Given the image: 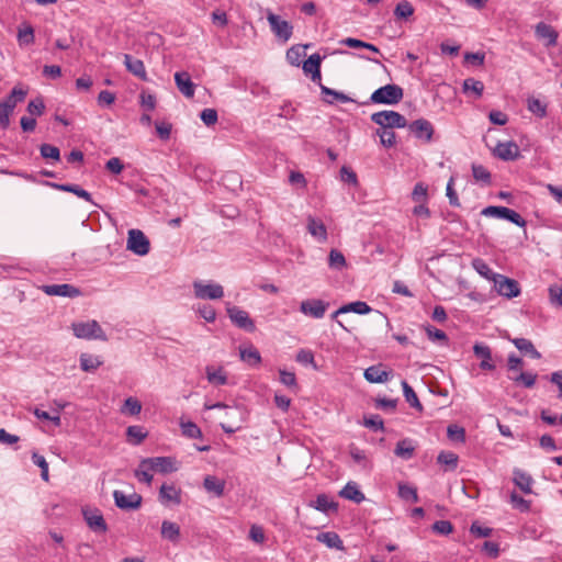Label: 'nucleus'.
I'll return each mask as SVG.
<instances>
[{
	"mask_svg": "<svg viewBox=\"0 0 562 562\" xmlns=\"http://www.w3.org/2000/svg\"><path fill=\"white\" fill-rule=\"evenodd\" d=\"M472 175L476 181H481L484 183H490L491 181L490 171L482 165H472Z\"/></svg>",
	"mask_w": 562,
	"mask_h": 562,
	"instance_id": "57",
	"label": "nucleus"
},
{
	"mask_svg": "<svg viewBox=\"0 0 562 562\" xmlns=\"http://www.w3.org/2000/svg\"><path fill=\"white\" fill-rule=\"evenodd\" d=\"M142 411V404L140 402L135 398V397H127L125 401H124V404L122 406V409L121 412L123 414H128L131 416H135V415H138Z\"/></svg>",
	"mask_w": 562,
	"mask_h": 562,
	"instance_id": "48",
	"label": "nucleus"
},
{
	"mask_svg": "<svg viewBox=\"0 0 562 562\" xmlns=\"http://www.w3.org/2000/svg\"><path fill=\"white\" fill-rule=\"evenodd\" d=\"M403 393L406 402L418 411H423V405L420 404L415 391L412 386L406 382L402 381Z\"/></svg>",
	"mask_w": 562,
	"mask_h": 562,
	"instance_id": "43",
	"label": "nucleus"
},
{
	"mask_svg": "<svg viewBox=\"0 0 562 562\" xmlns=\"http://www.w3.org/2000/svg\"><path fill=\"white\" fill-rule=\"evenodd\" d=\"M71 329L75 337L86 340H102L106 341L108 336L100 326V324L92 319L88 322H77L71 324Z\"/></svg>",
	"mask_w": 562,
	"mask_h": 562,
	"instance_id": "1",
	"label": "nucleus"
},
{
	"mask_svg": "<svg viewBox=\"0 0 562 562\" xmlns=\"http://www.w3.org/2000/svg\"><path fill=\"white\" fill-rule=\"evenodd\" d=\"M42 291L49 296L77 297L81 294L78 288L69 283L45 284Z\"/></svg>",
	"mask_w": 562,
	"mask_h": 562,
	"instance_id": "13",
	"label": "nucleus"
},
{
	"mask_svg": "<svg viewBox=\"0 0 562 562\" xmlns=\"http://www.w3.org/2000/svg\"><path fill=\"white\" fill-rule=\"evenodd\" d=\"M408 130L414 134L416 138L422 139L426 143H429L434 135L432 124L425 119H418L416 121H413L408 125Z\"/></svg>",
	"mask_w": 562,
	"mask_h": 562,
	"instance_id": "15",
	"label": "nucleus"
},
{
	"mask_svg": "<svg viewBox=\"0 0 562 562\" xmlns=\"http://www.w3.org/2000/svg\"><path fill=\"white\" fill-rule=\"evenodd\" d=\"M515 383L522 384L527 389L535 386L537 381V374L532 372H521L515 378H510Z\"/></svg>",
	"mask_w": 562,
	"mask_h": 562,
	"instance_id": "54",
	"label": "nucleus"
},
{
	"mask_svg": "<svg viewBox=\"0 0 562 562\" xmlns=\"http://www.w3.org/2000/svg\"><path fill=\"white\" fill-rule=\"evenodd\" d=\"M371 121L376 125H380L383 130L403 128L407 125V120L405 116L392 110H384L373 113L371 115Z\"/></svg>",
	"mask_w": 562,
	"mask_h": 562,
	"instance_id": "3",
	"label": "nucleus"
},
{
	"mask_svg": "<svg viewBox=\"0 0 562 562\" xmlns=\"http://www.w3.org/2000/svg\"><path fill=\"white\" fill-rule=\"evenodd\" d=\"M549 300L552 305L562 307V286L551 284L548 289Z\"/></svg>",
	"mask_w": 562,
	"mask_h": 562,
	"instance_id": "60",
	"label": "nucleus"
},
{
	"mask_svg": "<svg viewBox=\"0 0 562 562\" xmlns=\"http://www.w3.org/2000/svg\"><path fill=\"white\" fill-rule=\"evenodd\" d=\"M403 95L404 91L402 87L390 83L373 91L370 101L374 104L394 105L403 99Z\"/></svg>",
	"mask_w": 562,
	"mask_h": 562,
	"instance_id": "2",
	"label": "nucleus"
},
{
	"mask_svg": "<svg viewBox=\"0 0 562 562\" xmlns=\"http://www.w3.org/2000/svg\"><path fill=\"white\" fill-rule=\"evenodd\" d=\"M424 328H425V331L430 340H432V341L438 340V341H445V342L448 340V336L441 329H438L431 325H427Z\"/></svg>",
	"mask_w": 562,
	"mask_h": 562,
	"instance_id": "63",
	"label": "nucleus"
},
{
	"mask_svg": "<svg viewBox=\"0 0 562 562\" xmlns=\"http://www.w3.org/2000/svg\"><path fill=\"white\" fill-rule=\"evenodd\" d=\"M124 65L127 68V70L130 72H132L134 76H136L143 80H146L145 66L140 59L134 58L131 55L125 54L124 55Z\"/></svg>",
	"mask_w": 562,
	"mask_h": 562,
	"instance_id": "31",
	"label": "nucleus"
},
{
	"mask_svg": "<svg viewBox=\"0 0 562 562\" xmlns=\"http://www.w3.org/2000/svg\"><path fill=\"white\" fill-rule=\"evenodd\" d=\"M126 437L128 442L137 446L147 437V432L142 426H128L126 429Z\"/></svg>",
	"mask_w": 562,
	"mask_h": 562,
	"instance_id": "40",
	"label": "nucleus"
},
{
	"mask_svg": "<svg viewBox=\"0 0 562 562\" xmlns=\"http://www.w3.org/2000/svg\"><path fill=\"white\" fill-rule=\"evenodd\" d=\"M427 192L428 188L422 182H418L415 184L413 192H412V199L413 201L417 203H426L427 202Z\"/></svg>",
	"mask_w": 562,
	"mask_h": 562,
	"instance_id": "58",
	"label": "nucleus"
},
{
	"mask_svg": "<svg viewBox=\"0 0 562 562\" xmlns=\"http://www.w3.org/2000/svg\"><path fill=\"white\" fill-rule=\"evenodd\" d=\"M205 373L207 381L215 386L225 385L228 382L227 372L223 367L207 366Z\"/></svg>",
	"mask_w": 562,
	"mask_h": 562,
	"instance_id": "24",
	"label": "nucleus"
},
{
	"mask_svg": "<svg viewBox=\"0 0 562 562\" xmlns=\"http://www.w3.org/2000/svg\"><path fill=\"white\" fill-rule=\"evenodd\" d=\"M307 45H294L290 47L286 52V59L293 66H299L301 58L305 55V48Z\"/></svg>",
	"mask_w": 562,
	"mask_h": 562,
	"instance_id": "44",
	"label": "nucleus"
},
{
	"mask_svg": "<svg viewBox=\"0 0 562 562\" xmlns=\"http://www.w3.org/2000/svg\"><path fill=\"white\" fill-rule=\"evenodd\" d=\"M203 486L207 492L222 496L224 494L225 482L215 476L207 475L204 477Z\"/></svg>",
	"mask_w": 562,
	"mask_h": 562,
	"instance_id": "34",
	"label": "nucleus"
},
{
	"mask_svg": "<svg viewBox=\"0 0 562 562\" xmlns=\"http://www.w3.org/2000/svg\"><path fill=\"white\" fill-rule=\"evenodd\" d=\"M494 288L499 295L507 299L516 297L520 293L518 282L503 274L494 276Z\"/></svg>",
	"mask_w": 562,
	"mask_h": 562,
	"instance_id": "9",
	"label": "nucleus"
},
{
	"mask_svg": "<svg viewBox=\"0 0 562 562\" xmlns=\"http://www.w3.org/2000/svg\"><path fill=\"white\" fill-rule=\"evenodd\" d=\"M159 501L164 505H179L181 503V490L173 484H162L159 490Z\"/></svg>",
	"mask_w": 562,
	"mask_h": 562,
	"instance_id": "18",
	"label": "nucleus"
},
{
	"mask_svg": "<svg viewBox=\"0 0 562 562\" xmlns=\"http://www.w3.org/2000/svg\"><path fill=\"white\" fill-rule=\"evenodd\" d=\"M307 232L319 243L327 240V229L325 224L315 217L310 216L307 218Z\"/></svg>",
	"mask_w": 562,
	"mask_h": 562,
	"instance_id": "22",
	"label": "nucleus"
},
{
	"mask_svg": "<svg viewBox=\"0 0 562 562\" xmlns=\"http://www.w3.org/2000/svg\"><path fill=\"white\" fill-rule=\"evenodd\" d=\"M493 153L495 157L504 161H513L520 157L519 147L514 142L498 143Z\"/></svg>",
	"mask_w": 562,
	"mask_h": 562,
	"instance_id": "16",
	"label": "nucleus"
},
{
	"mask_svg": "<svg viewBox=\"0 0 562 562\" xmlns=\"http://www.w3.org/2000/svg\"><path fill=\"white\" fill-rule=\"evenodd\" d=\"M462 90L464 93H473L476 99L481 98L484 91V85L482 81L474 78H467L463 81Z\"/></svg>",
	"mask_w": 562,
	"mask_h": 562,
	"instance_id": "38",
	"label": "nucleus"
},
{
	"mask_svg": "<svg viewBox=\"0 0 562 562\" xmlns=\"http://www.w3.org/2000/svg\"><path fill=\"white\" fill-rule=\"evenodd\" d=\"M194 296L200 300H220L224 296V288L214 282L205 283L201 280L193 282Z\"/></svg>",
	"mask_w": 562,
	"mask_h": 562,
	"instance_id": "8",
	"label": "nucleus"
},
{
	"mask_svg": "<svg viewBox=\"0 0 562 562\" xmlns=\"http://www.w3.org/2000/svg\"><path fill=\"white\" fill-rule=\"evenodd\" d=\"M340 312L364 315L371 312V307L363 301H356L340 306Z\"/></svg>",
	"mask_w": 562,
	"mask_h": 562,
	"instance_id": "42",
	"label": "nucleus"
},
{
	"mask_svg": "<svg viewBox=\"0 0 562 562\" xmlns=\"http://www.w3.org/2000/svg\"><path fill=\"white\" fill-rule=\"evenodd\" d=\"M161 536L171 542H177L180 538V527L176 522L164 520L161 524Z\"/></svg>",
	"mask_w": 562,
	"mask_h": 562,
	"instance_id": "35",
	"label": "nucleus"
},
{
	"mask_svg": "<svg viewBox=\"0 0 562 562\" xmlns=\"http://www.w3.org/2000/svg\"><path fill=\"white\" fill-rule=\"evenodd\" d=\"M310 506L324 514L336 512L338 508V504L330 499L326 494L317 495L316 499L310 503Z\"/></svg>",
	"mask_w": 562,
	"mask_h": 562,
	"instance_id": "29",
	"label": "nucleus"
},
{
	"mask_svg": "<svg viewBox=\"0 0 562 562\" xmlns=\"http://www.w3.org/2000/svg\"><path fill=\"white\" fill-rule=\"evenodd\" d=\"M316 539L330 549H342V541L336 532H321L317 535Z\"/></svg>",
	"mask_w": 562,
	"mask_h": 562,
	"instance_id": "36",
	"label": "nucleus"
},
{
	"mask_svg": "<svg viewBox=\"0 0 562 562\" xmlns=\"http://www.w3.org/2000/svg\"><path fill=\"white\" fill-rule=\"evenodd\" d=\"M180 428H181L182 435L188 438H192V439L202 438L201 429L193 422H181Z\"/></svg>",
	"mask_w": 562,
	"mask_h": 562,
	"instance_id": "49",
	"label": "nucleus"
},
{
	"mask_svg": "<svg viewBox=\"0 0 562 562\" xmlns=\"http://www.w3.org/2000/svg\"><path fill=\"white\" fill-rule=\"evenodd\" d=\"M175 81L179 91L187 98L194 95V83L192 82L190 75L186 71L176 72Z\"/></svg>",
	"mask_w": 562,
	"mask_h": 562,
	"instance_id": "20",
	"label": "nucleus"
},
{
	"mask_svg": "<svg viewBox=\"0 0 562 562\" xmlns=\"http://www.w3.org/2000/svg\"><path fill=\"white\" fill-rule=\"evenodd\" d=\"M215 408H223L225 411L229 412H237L238 413V425L233 426L228 424H221V428L226 434H234L237 430L241 428V424L246 422L247 419V411L243 406H229L224 403H214Z\"/></svg>",
	"mask_w": 562,
	"mask_h": 562,
	"instance_id": "17",
	"label": "nucleus"
},
{
	"mask_svg": "<svg viewBox=\"0 0 562 562\" xmlns=\"http://www.w3.org/2000/svg\"><path fill=\"white\" fill-rule=\"evenodd\" d=\"M474 269L484 278L491 279L494 281V276L497 273L493 272V270L488 267L486 262H484L482 259H475L473 261Z\"/></svg>",
	"mask_w": 562,
	"mask_h": 562,
	"instance_id": "59",
	"label": "nucleus"
},
{
	"mask_svg": "<svg viewBox=\"0 0 562 562\" xmlns=\"http://www.w3.org/2000/svg\"><path fill=\"white\" fill-rule=\"evenodd\" d=\"M322 57L318 54L311 55L304 63H303V71L305 74H312L321 68Z\"/></svg>",
	"mask_w": 562,
	"mask_h": 562,
	"instance_id": "55",
	"label": "nucleus"
},
{
	"mask_svg": "<svg viewBox=\"0 0 562 562\" xmlns=\"http://www.w3.org/2000/svg\"><path fill=\"white\" fill-rule=\"evenodd\" d=\"M151 471V468L145 464V459H143L135 470L134 475L139 482H144L149 485L153 482V474L150 473Z\"/></svg>",
	"mask_w": 562,
	"mask_h": 562,
	"instance_id": "45",
	"label": "nucleus"
},
{
	"mask_svg": "<svg viewBox=\"0 0 562 562\" xmlns=\"http://www.w3.org/2000/svg\"><path fill=\"white\" fill-rule=\"evenodd\" d=\"M227 314L231 318V321L239 328L252 333L256 329L254 321L250 318L249 314L237 307L232 306L227 308Z\"/></svg>",
	"mask_w": 562,
	"mask_h": 562,
	"instance_id": "12",
	"label": "nucleus"
},
{
	"mask_svg": "<svg viewBox=\"0 0 562 562\" xmlns=\"http://www.w3.org/2000/svg\"><path fill=\"white\" fill-rule=\"evenodd\" d=\"M267 21L271 32L279 41L286 43L291 38L293 25L289 21L283 20L280 15L271 11L267 12Z\"/></svg>",
	"mask_w": 562,
	"mask_h": 562,
	"instance_id": "5",
	"label": "nucleus"
},
{
	"mask_svg": "<svg viewBox=\"0 0 562 562\" xmlns=\"http://www.w3.org/2000/svg\"><path fill=\"white\" fill-rule=\"evenodd\" d=\"M536 36L546 41L547 46H554L558 40L557 31L544 22H539L535 27Z\"/></svg>",
	"mask_w": 562,
	"mask_h": 562,
	"instance_id": "19",
	"label": "nucleus"
},
{
	"mask_svg": "<svg viewBox=\"0 0 562 562\" xmlns=\"http://www.w3.org/2000/svg\"><path fill=\"white\" fill-rule=\"evenodd\" d=\"M339 496L360 504L364 501V494L360 491L358 484L353 481L348 482L339 492Z\"/></svg>",
	"mask_w": 562,
	"mask_h": 562,
	"instance_id": "27",
	"label": "nucleus"
},
{
	"mask_svg": "<svg viewBox=\"0 0 562 562\" xmlns=\"http://www.w3.org/2000/svg\"><path fill=\"white\" fill-rule=\"evenodd\" d=\"M414 450L415 448L412 441L409 439H403L396 443L394 453L402 459L408 460L413 457Z\"/></svg>",
	"mask_w": 562,
	"mask_h": 562,
	"instance_id": "39",
	"label": "nucleus"
},
{
	"mask_svg": "<svg viewBox=\"0 0 562 562\" xmlns=\"http://www.w3.org/2000/svg\"><path fill=\"white\" fill-rule=\"evenodd\" d=\"M363 376L370 383H385L389 381L390 372L383 370L382 364H376L367 368Z\"/></svg>",
	"mask_w": 562,
	"mask_h": 562,
	"instance_id": "23",
	"label": "nucleus"
},
{
	"mask_svg": "<svg viewBox=\"0 0 562 562\" xmlns=\"http://www.w3.org/2000/svg\"><path fill=\"white\" fill-rule=\"evenodd\" d=\"M527 108L532 114L540 119L547 115V104L535 97L527 99Z\"/></svg>",
	"mask_w": 562,
	"mask_h": 562,
	"instance_id": "41",
	"label": "nucleus"
},
{
	"mask_svg": "<svg viewBox=\"0 0 562 562\" xmlns=\"http://www.w3.org/2000/svg\"><path fill=\"white\" fill-rule=\"evenodd\" d=\"M376 134L379 135L381 144L383 146L390 148L395 145L396 136H395L394 132L387 131V130H382V131L378 130Z\"/></svg>",
	"mask_w": 562,
	"mask_h": 562,
	"instance_id": "64",
	"label": "nucleus"
},
{
	"mask_svg": "<svg viewBox=\"0 0 562 562\" xmlns=\"http://www.w3.org/2000/svg\"><path fill=\"white\" fill-rule=\"evenodd\" d=\"M328 266L334 270H342L346 267V259L341 251L331 249L328 256Z\"/></svg>",
	"mask_w": 562,
	"mask_h": 562,
	"instance_id": "46",
	"label": "nucleus"
},
{
	"mask_svg": "<svg viewBox=\"0 0 562 562\" xmlns=\"http://www.w3.org/2000/svg\"><path fill=\"white\" fill-rule=\"evenodd\" d=\"M16 37L20 47L30 46L35 41L34 29L31 24L23 23L18 27Z\"/></svg>",
	"mask_w": 562,
	"mask_h": 562,
	"instance_id": "32",
	"label": "nucleus"
},
{
	"mask_svg": "<svg viewBox=\"0 0 562 562\" xmlns=\"http://www.w3.org/2000/svg\"><path fill=\"white\" fill-rule=\"evenodd\" d=\"M82 516L88 527L93 532L105 533L108 531V525L100 509L92 507H83Z\"/></svg>",
	"mask_w": 562,
	"mask_h": 562,
	"instance_id": "10",
	"label": "nucleus"
},
{
	"mask_svg": "<svg viewBox=\"0 0 562 562\" xmlns=\"http://www.w3.org/2000/svg\"><path fill=\"white\" fill-rule=\"evenodd\" d=\"M41 156L45 159H50L54 161L60 160V150L58 147L50 144H42L40 146Z\"/></svg>",
	"mask_w": 562,
	"mask_h": 562,
	"instance_id": "50",
	"label": "nucleus"
},
{
	"mask_svg": "<svg viewBox=\"0 0 562 562\" xmlns=\"http://www.w3.org/2000/svg\"><path fill=\"white\" fill-rule=\"evenodd\" d=\"M513 481L517 487L521 490L525 494L532 493V477L525 471L520 469H514L513 471Z\"/></svg>",
	"mask_w": 562,
	"mask_h": 562,
	"instance_id": "25",
	"label": "nucleus"
},
{
	"mask_svg": "<svg viewBox=\"0 0 562 562\" xmlns=\"http://www.w3.org/2000/svg\"><path fill=\"white\" fill-rule=\"evenodd\" d=\"M330 303L328 301L311 297L300 303L299 311L306 317L321 319L325 316Z\"/></svg>",
	"mask_w": 562,
	"mask_h": 562,
	"instance_id": "7",
	"label": "nucleus"
},
{
	"mask_svg": "<svg viewBox=\"0 0 562 562\" xmlns=\"http://www.w3.org/2000/svg\"><path fill=\"white\" fill-rule=\"evenodd\" d=\"M113 498L115 505L123 510H134L142 505V496L135 492L126 495L122 491L115 490L113 492Z\"/></svg>",
	"mask_w": 562,
	"mask_h": 562,
	"instance_id": "11",
	"label": "nucleus"
},
{
	"mask_svg": "<svg viewBox=\"0 0 562 562\" xmlns=\"http://www.w3.org/2000/svg\"><path fill=\"white\" fill-rule=\"evenodd\" d=\"M515 347L522 353L529 355L533 359H540L541 353L535 348L531 340L526 338H514L510 340Z\"/></svg>",
	"mask_w": 562,
	"mask_h": 562,
	"instance_id": "33",
	"label": "nucleus"
},
{
	"mask_svg": "<svg viewBox=\"0 0 562 562\" xmlns=\"http://www.w3.org/2000/svg\"><path fill=\"white\" fill-rule=\"evenodd\" d=\"M198 314L204 318L207 323H213L216 318V312L213 306L209 304H202L196 307Z\"/></svg>",
	"mask_w": 562,
	"mask_h": 562,
	"instance_id": "61",
	"label": "nucleus"
},
{
	"mask_svg": "<svg viewBox=\"0 0 562 562\" xmlns=\"http://www.w3.org/2000/svg\"><path fill=\"white\" fill-rule=\"evenodd\" d=\"M481 214L486 217H495L509 221L519 227H525L527 225L526 220L519 213L506 206L490 205L484 207L481 211Z\"/></svg>",
	"mask_w": 562,
	"mask_h": 562,
	"instance_id": "4",
	"label": "nucleus"
},
{
	"mask_svg": "<svg viewBox=\"0 0 562 562\" xmlns=\"http://www.w3.org/2000/svg\"><path fill=\"white\" fill-rule=\"evenodd\" d=\"M473 352L477 358H481L480 368L482 370L492 371L495 369V364L492 362V351L488 346L483 344H475L473 346Z\"/></svg>",
	"mask_w": 562,
	"mask_h": 562,
	"instance_id": "21",
	"label": "nucleus"
},
{
	"mask_svg": "<svg viewBox=\"0 0 562 562\" xmlns=\"http://www.w3.org/2000/svg\"><path fill=\"white\" fill-rule=\"evenodd\" d=\"M126 249L137 256H146L150 250V243L146 235L136 228L127 233Z\"/></svg>",
	"mask_w": 562,
	"mask_h": 562,
	"instance_id": "6",
	"label": "nucleus"
},
{
	"mask_svg": "<svg viewBox=\"0 0 562 562\" xmlns=\"http://www.w3.org/2000/svg\"><path fill=\"white\" fill-rule=\"evenodd\" d=\"M239 356L250 367H258L261 363L260 352L252 345L240 346Z\"/></svg>",
	"mask_w": 562,
	"mask_h": 562,
	"instance_id": "26",
	"label": "nucleus"
},
{
	"mask_svg": "<svg viewBox=\"0 0 562 562\" xmlns=\"http://www.w3.org/2000/svg\"><path fill=\"white\" fill-rule=\"evenodd\" d=\"M32 461L35 465H37L41 469V477L43 479V481L47 482L49 480V474L48 463L46 459L42 454L34 451L32 453Z\"/></svg>",
	"mask_w": 562,
	"mask_h": 562,
	"instance_id": "51",
	"label": "nucleus"
},
{
	"mask_svg": "<svg viewBox=\"0 0 562 562\" xmlns=\"http://www.w3.org/2000/svg\"><path fill=\"white\" fill-rule=\"evenodd\" d=\"M319 88H321L322 94L324 95V101L328 104H334L335 102H340V103L353 102V100L350 97H348L347 94H345L340 91H336V90L330 89L324 85H319Z\"/></svg>",
	"mask_w": 562,
	"mask_h": 562,
	"instance_id": "28",
	"label": "nucleus"
},
{
	"mask_svg": "<svg viewBox=\"0 0 562 562\" xmlns=\"http://www.w3.org/2000/svg\"><path fill=\"white\" fill-rule=\"evenodd\" d=\"M398 496L406 502H412V503L418 502L417 490L415 487L404 484V483L398 484Z\"/></svg>",
	"mask_w": 562,
	"mask_h": 562,
	"instance_id": "47",
	"label": "nucleus"
},
{
	"mask_svg": "<svg viewBox=\"0 0 562 562\" xmlns=\"http://www.w3.org/2000/svg\"><path fill=\"white\" fill-rule=\"evenodd\" d=\"M79 361L80 368L85 372L94 371L102 364V360L99 357L89 353H81Z\"/></svg>",
	"mask_w": 562,
	"mask_h": 562,
	"instance_id": "37",
	"label": "nucleus"
},
{
	"mask_svg": "<svg viewBox=\"0 0 562 562\" xmlns=\"http://www.w3.org/2000/svg\"><path fill=\"white\" fill-rule=\"evenodd\" d=\"M46 184L60 191L71 192L76 194L78 198H81L87 202L93 203L92 195L77 184H59L55 182H46Z\"/></svg>",
	"mask_w": 562,
	"mask_h": 562,
	"instance_id": "30",
	"label": "nucleus"
},
{
	"mask_svg": "<svg viewBox=\"0 0 562 562\" xmlns=\"http://www.w3.org/2000/svg\"><path fill=\"white\" fill-rule=\"evenodd\" d=\"M447 436L451 441L454 442H464L465 440V430L463 427H460L456 424H451L447 428Z\"/></svg>",
	"mask_w": 562,
	"mask_h": 562,
	"instance_id": "52",
	"label": "nucleus"
},
{
	"mask_svg": "<svg viewBox=\"0 0 562 562\" xmlns=\"http://www.w3.org/2000/svg\"><path fill=\"white\" fill-rule=\"evenodd\" d=\"M437 461L440 464H445L451 469H456L458 465V456L451 451H441L437 457Z\"/></svg>",
	"mask_w": 562,
	"mask_h": 562,
	"instance_id": "56",
	"label": "nucleus"
},
{
	"mask_svg": "<svg viewBox=\"0 0 562 562\" xmlns=\"http://www.w3.org/2000/svg\"><path fill=\"white\" fill-rule=\"evenodd\" d=\"M145 464L149 465L153 471L162 474L172 473L178 470L176 460L170 457L146 458Z\"/></svg>",
	"mask_w": 562,
	"mask_h": 562,
	"instance_id": "14",
	"label": "nucleus"
},
{
	"mask_svg": "<svg viewBox=\"0 0 562 562\" xmlns=\"http://www.w3.org/2000/svg\"><path fill=\"white\" fill-rule=\"evenodd\" d=\"M510 503L514 508L519 509L520 512H528L530 509V502L525 499L522 496L513 492L510 494Z\"/></svg>",
	"mask_w": 562,
	"mask_h": 562,
	"instance_id": "62",
	"label": "nucleus"
},
{
	"mask_svg": "<svg viewBox=\"0 0 562 562\" xmlns=\"http://www.w3.org/2000/svg\"><path fill=\"white\" fill-rule=\"evenodd\" d=\"M414 13V8L407 0H403L397 3L394 10V14L398 19H407Z\"/></svg>",
	"mask_w": 562,
	"mask_h": 562,
	"instance_id": "53",
	"label": "nucleus"
}]
</instances>
